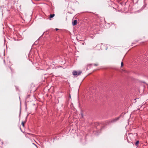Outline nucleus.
<instances>
[{
	"label": "nucleus",
	"instance_id": "nucleus-1",
	"mask_svg": "<svg viewBox=\"0 0 148 148\" xmlns=\"http://www.w3.org/2000/svg\"><path fill=\"white\" fill-rule=\"evenodd\" d=\"M81 73L82 72L80 71H79L77 72L76 71H74L72 73L73 75L77 76L79 75H80Z\"/></svg>",
	"mask_w": 148,
	"mask_h": 148
},
{
	"label": "nucleus",
	"instance_id": "nucleus-2",
	"mask_svg": "<svg viewBox=\"0 0 148 148\" xmlns=\"http://www.w3.org/2000/svg\"><path fill=\"white\" fill-rule=\"evenodd\" d=\"M148 3V0H144V5L143 6L142 8H143L145 7Z\"/></svg>",
	"mask_w": 148,
	"mask_h": 148
},
{
	"label": "nucleus",
	"instance_id": "nucleus-3",
	"mask_svg": "<svg viewBox=\"0 0 148 148\" xmlns=\"http://www.w3.org/2000/svg\"><path fill=\"white\" fill-rule=\"evenodd\" d=\"M77 20H74L73 22H72V25L73 26H75V25L77 23Z\"/></svg>",
	"mask_w": 148,
	"mask_h": 148
},
{
	"label": "nucleus",
	"instance_id": "nucleus-4",
	"mask_svg": "<svg viewBox=\"0 0 148 148\" xmlns=\"http://www.w3.org/2000/svg\"><path fill=\"white\" fill-rule=\"evenodd\" d=\"M55 16V14H50V15L49 17L51 18H52L53 17Z\"/></svg>",
	"mask_w": 148,
	"mask_h": 148
},
{
	"label": "nucleus",
	"instance_id": "nucleus-5",
	"mask_svg": "<svg viewBox=\"0 0 148 148\" xmlns=\"http://www.w3.org/2000/svg\"><path fill=\"white\" fill-rule=\"evenodd\" d=\"M120 116H119L118 117H116L114 119L116 122L119 119Z\"/></svg>",
	"mask_w": 148,
	"mask_h": 148
},
{
	"label": "nucleus",
	"instance_id": "nucleus-6",
	"mask_svg": "<svg viewBox=\"0 0 148 148\" xmlns=\"http://www.w3.org/2000/svg\"><path fill=\"white\" fill-rule=\"evenodd\" d=\"M139 140H137V141L135 143V145L137 146V145H138V144H139Z\"/></svg>",
	"mask_w": 148,
	"mask_h": 148
},
{
	"label": "nucleus",
	"instance_id": "nucleus-7",
	"mask_svg": "<svg viewBox=\"0 0 148 148\" xmlns=\"http://www.w3.org/2000/svg\"><path fill=\"white\" fill-rule=\"evenodd\" d=\"M116 121L115 120V119H112V120L111 121V122L112 123H113L116 122Z\"/></svg>",
	"mask_w": 148,
	"mask_h": 148
},
{
	"label": "nucleus",
	"instance_id": "nucleus-8",
	"mask_svg": "<svg viewBox=\"0 0 148 148\" xmlns=\"http://www.w3.org/2000/svg\"><path fill=\"white\" fill-rule=\"evenodd\" d=\"M25 123V122H24L23 121H22V126L23 127H24Z\"/></svg>",
	"mask_w": 148,
	"mask_h": 148
},
{
	"label": "nucleus",
	"instance_id": "nucleus-9",
	"mask_svg": "<svg viewBox=\"0 0 148 148\" xmlns=\"http://www.w3.org/2000/svg\"><path fill=\"white\" fill-rule=\"evenodd\" d=\"M90 65H93L95 66H97L98 65V64H90Z\"/></svg>",
	"mask_w": 148,
	"mask_h": 148
},
{
	"label": "nucleus",
	"instance_id": "nucleus-10",
	"mask_svg": "<svg viewBox=\"0 0 148 148\" xmlns=\"http://www.w3.org/2000/svg\"><path fill=\"white\" fill-rule=\"evenodd\" d=\"M80 114H81V117L82 118H83V117L84 115H83L82 112H81L80 113Z\"/></svg>",
	"mask_w": 148,
	"mask_h": 148
},
{
	"label": "nucleus",
	"instance_id": "nucleus-11",
	"mask_svg": "<svg viewBox=\"0 0 148 148\" xmlns=\"http://www.w3.org/2000/svg\"><path fill=\"white\" fill-rule=\"evenodd\" d=\"M38 43V41H36L35 42L34 44L36 45Z\"/></svg>",
	"mask_w": 148,
	"mask_h": 148
},
{
	"label": "nucleus",
	"instance_id": "nucleus-12",
	"mask_svg": "<svg viewBox=\"0 0 148 148\" xmlns=\"http://www.w3.org/2000/svg\"><path fill=\"white\" fill-rule=\"evenodd\" d=\"M123 62H122L121 63V66H123Z\"/></svg>",
	"mask_w": 148,
	"mask_h": 148
},
{
	"label": "nucleus",
	"instance_id": "nucleus-13",
	"mask_svg": "<svg viewBox=\"0 0 148 148\" xmlns=\"http://www.w3.org/2000/svg\"><path fill=\"white\" fill-rule=\"evenodd\" d=\"M10 70H11V72H12V69H11V68L10 67Z\"/></svg>",
	"mask_w": 148,
	"mask_h": 148
},
{
	"label": "nucleus",
	"instance_id": "nucleus-14",
	"mask_svg": "<svg viewBox=\"0 0 148 148\" xmlns=\"http://www.w3.org/2000/svg\"><path fill=\"white\" fill-rule=\"evenodd\" d=\"M58 30V28H56V31H57Z\"/></svg>",
	"mask_w": 148,
	"mask_h": 148
},
{
	"label": "nucleus",
	"instance_id": "nucleus-15",
	"mask_svg": "<svg viewBox=\"0 0 148 148\" xmlns=\"http://www.w3.org/2000/svg\"><path fill=\"white\" fill-rule=\"evenodd\" d=\"M127 140L128 142L129 143H130V141H128Z\"/></svg>",
	"mask_w": 148,
	"mask_h": 148
},
{
	"label": "nucleus",
	"instance_id": "nucleus-16",
	"mask_svg": "<svg viewBox=\"0 0 148 148\" xmlns=\"http://www.w3.org/2000/svg\"><path fill=\"white\" fill-rule=\"evenodd\" d=\"M4 63L5 62V60H3Z\"/></svg>",
	"mask_w": 148,
	"mask_h": 148
},
{
	"label": "nucleus",
	"instance_id": "nucleus-17",
	"mask_svg": "<svg viewBox=\"0 0 148 148\" xmlns=\"http://www.w3.org/2000/svg\"><path fill=\"white\" fill-rule=\"evenodd\" d=\"M107 48H106V50H107Z\"/></svg>",
	"mask_w": 148,
	"mask_h": 148
},
{
	"label": "nucleus",
	"instance_id": "nucleus-18",
	"mask_svg": "<svg viewBox=\"0 0 148 148\" xmlns=\"http://www.w3.org/2000/svg\"><path fill=\"white\" fill-rule=\"evenodd\" d=\"M69 97H70V98H71V96H70H70Z\"/></svg>",
	"mask_w": 148,
	"mask_h": 148
},
{
	"label": "nucleus",
	"instance_id": "nucleus-19",
	"mask_svg": "<svg viewBox=\"0 0 148 148\" xmlns=\"http://www.w3.org/2000/svg\"><path fill=\"white\" fill-rule=\"evenodd\" d=\"M138 41V40H137V41H136V42H137V41Z\"/></svg>",
	"mask_w": 148,
	"mask_h": 148
},
{
	"label": "nucleus",
	"instance_id": "nucleus-20",
	"mask_svg": "<svg viewBox=\"0 0 148 148\" xmlns=\"http://www.w3.org/2000/svg\"><path fill=\"white\" fill-rule=\"evenodd\" d=\"M20 129L21 130V128H20Z\"/></svg>",
	"mask_w": 148,
	"mask_h": 148
}]
</instances>
